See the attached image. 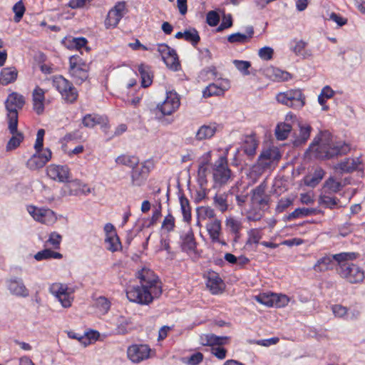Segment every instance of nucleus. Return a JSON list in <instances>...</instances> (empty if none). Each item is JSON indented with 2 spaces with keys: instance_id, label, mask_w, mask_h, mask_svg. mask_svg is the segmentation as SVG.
I'll return each instance as SVG.
<instances>
[{
  "instance_id": "a211bd4d",
  "label": "nucleus",
  "mask_w": 365,
  "mask_h": 365,
  "mask_svg": "<svg viewBox=\"0 0 365 365\" xmlns=\"http://www.w3.org/2000/svg\"><path fill=\"white\" fill-rule=\"evenodd\" d=\"M7 287L12 294L26 297L29 295V289L24 285L23 279L19 277H11L6 281Z\"/></svg>"
},
{
  "instance_id": "b1692460",
  "label": "nucleus",
  "mask_w": 365,
  "mask_h": 365,
  "mask_svg": "<svg viewBox=\"0 0 365 365\" xmlns=\"http://www.w3.org/2000/svg\"><path fill=\"white\" fill-rule=\"evenodd\" d=\"M217 128L215 123L200 126L196 133L195 139L200 141L211 138L215 134Z\"/></svg>"
},
{
  "instance_id": "680f3d73",
  "label": "nucleus",
  "mask_w": 365,
  "mask_h": 365,
  "mask_svg": "<svg viewBox=\"0 0 365 365\" xmlns=\"http://www.w3.org/2000/svg\"><path fill=\"white\" fill-rule=\"evenodd\" d=\"M175 226L174 217L171 214H168L163 222L162 228L166 230L168 232H171L174 230Z\"/></svg>"
},
{
  "instance_id": "a19ab883",
  "label": "nucleus",
  "mask_w": 365,
  "mask_h": 365,
  "mask_svg": "<svg viewBox=\"0 0 365 365\" xmlns=\"http://www.w3.org/2000/svg\"><path fill=\"white\" fill-rule=\"evenodd\" d=\"M102 120L103 118L98 115L87 114L83 117L82 123L85 127L93 128L96 125L101 124Z\"/></svg>"
},
{
  "instance_id": "aec40b11",
  "label": "nucleus",
  "mask_w": 365,
  "mask_h": 365,
  "mask_svg": "<svg viewBox=\"0 0 365 365\" xmlns=\"http://www.w3.org/2000/svg\"><path fill=\"white\" fill-rule=\"evenodd\" d=\"M149 172V168L145 165H143L141 167H138V165L134 167L131 172L132 185L133 186L142 185L145 182Z\"/></svg>"
},
{
  "instance_id": "de8ad7c7",
  "label": "nucleus",
  "mask_w": 365,
  "mask_h": 365,
  "mask_svg": "<svg viewBox=\"0 0 365 365\" xmlns=\"http://www.w3.org/2000/svg\"><path fill=\"white\" fill-rule=\"evenodd\" d=\"M96 306L101 312L106 314L110 308V302L105 297H99L96 300Z\"/></svg>"
},
{
  "instance_id": "13d9d810",
  "label": "nucleus",
  "mask_w": 365,
  "mask_h": 365,
  "mask_svg": "<svg viewBox=\"0 0 365 365\" xmlns=\"http://www.w3.org/2000/svg\"><path fill=\"white\" fill-rule=\"evenodd\" d=\"M197 215L199 217H202L205 219L208 218H214L215 216V211L212 208L210 207H200L197 209Z\"/></svg>"
},
{
  "instance_id": "052dcab7",
  "label": "nucleus",
  "mask_w": 365,
  "mask_h": 365,
  "mask_svg": "<svg viewBox=\"0 0 365 365\" xmlns=\"http://www.w3.org/2000/svg\"><path fill=\"white\" fill-rule=\"evenodd\" d=\"M100 336V334L97 331L91 330L84 333L83 345L86 346L91 344L93 341H96Z\"/></svg>"
},
{
  "instance_id": "864d4df0",
  "label": "nucleus",
  "mask_w": 365,
  "mask_h": 365,
  "mask_svg": "<svg viewBox=\"0 0 365 365\" xmlns=\"http://www.w3.org/2000/svg\"><path fill=\"white\" fill-rule=\"evenodd\" d=\"M13 11L15 14L14 21L16 22L20 21L25 12V6L21 1H18L13 6Z\"/></svg>"
},
{
  "instance_id": "4468645a",
  "label": "nucleus",
  "mask_w": 365,
  "mask_h": 365,
  "mask_svg": "<svg viewBox=\"0 0 365 365\" xmlns=\"http://www.w3.org/2000/svg\"><path fill=\"white\" fill-rule=\"evenodd\" d=\"M48 176L60 182H70V169L67 165H51L46 169Z\"/></svg>"
},
{
  "instance_id": "0eeeda50",
  "label": "nucleus",
  "mask_w": 365,
  "mask_h": 365,
  "mask_svg": "<svg viewBox=\"0 0 365 365\" xmlns=\"http://www.w3.org/2000/svg\"><path fill=\"white\" fill-rule=\"evenodd\" d=\"M356 256L357 254L355 252H341L334 255H326L319 259L313 268L316 272H326L331 269L334 260L338 262L339 267L341 261L353 260L356 258Z\"/></svg>"
},
{
  "instance_id": "49530a36",
  "label": "nucleus",
  "mask_w": 365,
  "mask_h": 365,
  "mask_svg": "<svg viewBox=\"0 0 365 365\" xmlns=\"http://www.w3.org/2000/svg\"><path fill=\"white\" fill-rule=\"evenodd\" d=\"M184 38L192 45L198 43L200 39L198 32L194 29L185 31Z\"/></svg>"
},
{
  "instance_id": "58836bf2",
  "label": "nucleus",
  "mask_w": 365,
  "mask_h": 365,
  "mask_svg": "<svg viewBox=\"0 0 365 365\" xmlns=\"http://www.w3.org/2000/svg\"><path fill=\"white\" fill-rule=\"evenodd\" d=\"M180 208L183 216V220L186 222L191 221V208L190 202L184 195L180 197Z\"/></svg>"
},
{
  "instance_id": "c756f323",
  "label": "nucleus",
  "mask_w": 365,
  "mask_h": 365,
  "mask_svg": "<svg viewBox=\"0 0 365 365\" xmlns=\"http://www.w3.org/2000/svg\"><path fill=\"white\" fill-rule=\"evenodd\" d=\"M207 230L212 241H220L222 226L221 221L215 219L207 225Z\"/></svg>"
},
{
  "instance_id": "f3484780",
  "label": "nucleus",
  "mask_w": 365,
  "mask_h": 365,
  "mask_svg": "<svg viewBox=\"0 0 365 365\" xmlns=\"http://www.w3.org/2000/svg\"><path fill=\"white\" fill-rule=\"evenodd\" d=\"M125 14V2L120 1L115 5L108 14L105 24L107 28L115 27Z\"/></svg>"
},
{
  "instance_id": "39448f33",
  "label": "nucleus",
  "mask_w": 365,
  "mask_h": 365,
  "mask_svg": "<svg viewBox=\"0 0 365 365\" xmlns=\"http://www.w3.org/2000/svg\"><path fill=\"white\" fill-rule=\"evenodd\" d=\"M69 73L76 84L81 85L88 78L89 66L78 55L69 58Z\"/></svg>"
},
{
  "instance_id": "7ed1b4c3",
  "label": "nucleus",
  "mask_w": 365,
  "mask_h": 365,
  "mask_svg": "<svg viewBox=\"0 0 365 365\" xmlns=\"http://www.w3.org/2000/svg\"><path fill=\"white\" fill-rule=\"evenodd\" d=\"M180 105L179 95L175 91H168L165 101L162 103H158L152 112L155 115V118L163 123L165 121L164 116L171 115Z\"/></svg>"
},
{
  "instance_id": "0e129e2a",
  "label": "nucleus",
  "mask_w": 365,
  "mask_h": 365,
  "mask_svg": "<svg viewBox=\"0 0 365 365\" xmlns=\"http://www.w3.org/2000/svg\"><path fill=\"white\" fill-rule=\"evenodd\" d=\"M262 238V235L260 231L257 229H252L249 232V238L247 241V245L251 243H259L260 239Z\"/></svg>"
},
{
  "instance_id": "69168bd1",
  "label": "nucleus",
  "mask_w": 365,
  "mask_h": 365,
  "mask_svg": "<svg viewBox=\"0 0 365 365\" xmlns=\"http://www.w3.org/2000/svg\"><path fill=\"white\" fill-rule=\"evenodd\" d=\"M274 50L272 47H262L258 52L259 56L265 61L272 58Z\"/></svg>"
},
{
  "instance_id": "412c9836",
  "label": "nucleus",
  "mask_w": 365,
  "mask_h": 365,
  "mask_svg": "<svg viewBox=\"0 0 365 365\" xmlns=\"http://www.w3.org/2000/svg\"><path fill=\"white\" fill-rule=\"evenodd\" d=\"M224 285L225 284L222 279L217 272L214 271H210L207 272V287L209 288L212 294H217L221 293L223 290Z\"/></svg>"
},
{
  "instance_id": "f257e3e1",
  "label": "nucleus",
  "mask_w": 365,
  "mask_h": 365,
  "mask_svg": "<svg viewBox=\"0 0 365 365\" xmlns=\"http://www.w3.org/2000/svg\"><path fill=\"white\" fill-rule=\"evenodd\" d=\"M350 150L349 145L345 143H335L331 134L327 131H321L309 145L307 153H313L314 158L321 160L331 159L346 155Z\"/></svg>"
},
{
  "instance_id": "6e6552de",
  "label": "nucleus",
  "mask_w": 365,
  "mask_h": 365,
  "mask_svg": "<svg viewBox=\"0 0 365 365\" xmlns=\"http://www.w3.org/2000/svg\"><path fill=\"white\" fill-rule=\"evenodd\" d=\"M349 261H341L337 269L338 273L342 278L351 284L362 282L364 279V272L359 266Z\"/></svg>"
},
{
  "instance_id": "e433bc0d",
  "label": "nucleus",
  "mask_w": 365,
  "mask_h": 365,
  "mask_svg": "<svg viewBox=\"0 0 365 365\" xmlns=\"http://www.w3.org/2000/svg\"><path fill=\"white\" fill-rule=\"evenodd\" d=\"M115 162L118 164L123 165L132 168L133 169L134 167L138 165L140 160L135 155H122L116 158Z\"/></svg>"
},
{
  "instance_id": "8fccbe9b",
  "label": "nucleus",
  "mask_w": 365,
  "mask_h": 365,
  "mask_svg": "<svg viewBox=\"0 0 365 365\" xmlns=\"http://www.w3.org/2000/svg\"><path fill=\"white\" fill-rule=\"evenodd\" d=\"M226 226L231 232L235 235H237L242 228L241 222L233 217H229L226 220Z\"/></svg>"
},
{
  "instance_id": "338daca9",
  "label": "nucleus",
  "mask_w": 365,
  "mask_h": 365,
  "mask_svg": "<svg viewBox=\"0 0 365 365\" xmlns=\"http://www.w3.org/2000/svg\"><path fill=\"white\" fill-rule=\"evenodd\" d=\"M207 23L211 26H215L220 21V16L215 11H210L207 14Z\"/></svg>"
},
{
  "instance_id": "7c9ffc66",
  "label": "nucleus",
  "mask_w": 365,
  "mask_h": 365,
  "mask_svg": "<svg viewBox=\"0 0 365 365\" xmlns=\"http://www.w3.org/2000/svg\"><path fill=\"white\" fill-rule=\"evenodd\" d=\"M9 133L12 135V137L9 139L6 144V151H11L16 149L24 139L23 133L18 131V125L16 126V132H11L9 130Z\"/></svg>"
},
{
  "instance_id": "a878e982",
  "label": "nucleus",
  "mask_w": 365,
  "mask_h": 365,
  "mask_svg": "<svg viewBox=\"0 0 365 365\" xmlns=\"http://www.w3.org/2000/svg\"><path fill=\"white\" fill-rule=\"evenodd\" d=\"M18 76V71L15 67H6L2 68L0 73L1 85L6 86L16 81Z\"/></svg>"
},
{
  "instance_id": "37998d69",
  "label": "nucleus",
  "mask_w": 365,
  "mask_h": 365,
  "mask_svg": "<svg viewBox=\"0 0 365 365\" xmlns=\"http://www.w3.org/2000/svg\"><path fill=\"white\" fill-rule=\"evenodd\" d=\"M63 44H70L71 46H86L88 41L84 37H73L71 36H66L62 39Z\"/></svg>"
},
{
  "instance_id": "2eb2a0df",
  "label": "nucleus",
  "mask_w": 365,
  "mask_h": 365,
  "mask_svg": "<svg viewBox=\"0 0 365 365\" xmlns=\"http://www.w3.org/2000/svg\"><path fill=\"white\" fill-rule=\"evenodd\" d=\"M150 349L147 344H133L127 351L128 357L135 363H139L149 357Z\"/></svg>"
},
{
  "instance_id": "423d86ee",
  "label": "nucleus",
  "mask_w": 365,
  "mask_h": 365,
  "mask_svg": "<svg viewBox=\"0 0 365 365\" xmlns=\"http://www.w3.org/2000/svg\"><path fill=\"white\" fill-rule=\"evenodd\" d=\"M53 85L66 103L73 104L77 101L78 92L71 81L59 76L54 78Z\"/></svg>"
},
{
  "instance_id": "f8f14e48",
  "label": "nucleus",
  "mask_w": 365,
  "mask_h": 365,
  "mask_svg": "<svg viewBox=\"0 0 365 365\" xmlns=\"http://www.w3.org/2000/svg\"><path fill=\"white\" fill-rule=\"evenodd\" d=\"M28 211L35 220L46 225H53L57 220L55 212L50 209L30 206Z\"/></svg>"
},
{
  "instance_id": "5701e85b",
  "label": "nucleus",
  "mask_w": 365,
  "mask_h": 365,
  "mask_svg": "<svg viewBox=\"0 0 365 365\" xmlns=\"http://www.w3.org/2000/svg\"><path fill=\"white\" fill-rule=\"evenodd\" d=\"M254 35L253 27L250 26L246 28L245 33H236L228 36L227 40L230 43H247Z\"/></svg>"
},
{
  "instance_id": "20e7f679",
  "label": "nucleus",
  "mask_w": 365,
  "mask_h": 365,
  "mask_svg": "<svg viewBox=\"0 0 365 365\" xmlns=\"http://www.w3.org/2000/svg\"><path fill=\"white\" fill-rule=\"evenodd\" d=\"M282 155L277 148H270L263 150L259 156L257 163L253 166V170L256 173H262L277 163Z\"/></svg>"
},
{
  "instance_id": "72a5a7b5",
  "label": "nucleus",
  "mask_w": 365,
  "mask_h": 365,
  "mask_svg": "<svg viewBox=\"0 0 365 365\" xmlns=\"http://www.w3.org/2000/svg\"><path fill=\"white\" fill-rule=\"evenodd\" d=\"M258 146V143L256 140L254 135L246 136L244 144L242 145V150L248 156H253L255 155L256 149Z\"/></svg>"
},
{
  "instance_id": "6e6d98bb",
  "label": "nucleus",
  "mask_w": 365,
  "mask_h": 365,
  "mask_svg": "<svg viewBox=\"0 0 365 365\" xmlns=\"http://www.w3.org/2000/svg\"><path fill=\"white\" fill-rule=\"evenodd\" d=\"M272 294H261L257 296H255V299L257 302L260 304H264L267 307H273L274 306V299H272Z\"/></svg>"
},
{
  "instance_id": "774afa93",
  "label": "nucleus",
  "mask_w": 365,
  "mask_h": 365,
  "mask_svg": "<svg viewBox=\"0 0 365 365\" xmlns=\"http://www.w3.org/2000/svg\"><path fill=\"white\" fill-rule=\"evenodd\" d=\"M68 291V286L62 284H53L51 287V292L56 297L62 295Z\"/></svg>"
},
{
  "instance_id": "09e8293b",
  "label": "nucleus",
  "mask_w": 365,
  "mask_h": 365,
  "mask_svg": "<svg viewBox=\"0 0 365 365\" xmlns=\"http://www.w3.org/2000/svg\"><path fill=\"white\" fill-rule=\"evenodd\" d=\"M307 216H310V212L309 211V208H307V207L297 208L287 217V220H292L296 218L307 217Z\"/></svg>"
},
{
  "instance_id": "f704fd0d",
  "label": "nucleus",
  "mask_w": 365,
  "mask_h": 365,
  "mask_svg": "<svg viewBox=\"0 0 365 365\" xmlns=\"http://www.w3.org/2000/svg\"><path fill=\"white\" fill-rule=\"evenodd\" d=\"M358 159H350L347 158L344 160V161L341 162L340 163H338L335 168L336 170H340L341 173H352L353 171L356 170L358 168Z\"/></svg>"
},
{
  "instance_id": "bb28decb",
  "label": "nucleus",
  "mask_w": 365,
  "mask_h": 365,
  "mask_svg": "<svg viewBox=\"0 0 365 365\" xmlns=\"http://www.w3.org/2000/svg\"><path fill=\"white\" fill-rule=\"evenodd\" d=\"M138 71L141 78V86L143 88L149 87L153 82V75L151 68L145 64L141 63L138 66Z\"/></svg>"
},
{
  "instance_id": "2f4dec72",
  "label": "nucleus",
  "mask_w": 365,
  "mask_h": 365,
  "mask_svg": "<svg viewBox=\"0 0 365 365\" xmlns=\"http://www.w3.org/2000/svg\"><path fill=\"white\" fill-rule=\"evenodd\" d=\"M232 63L243 76H249L250 74L255 76L257 74V70L252 68V64L250 61L233 60Z\"/></svg>"
},
{
  "instance_id": "9b49d317",
  "label": "nucleus",
  "mask_w": 365,
  "mask_h": 365,
  "mask_svg": "<svg viewBox=\"0 0 365 365\" xmlns=\"http://www.w3.org/2000/svg\"><path fill=\"white\" fill-rule=\"evenodd\" d=\"M126 296L129 301L140 304H149L153 302V298L146 287H132L126 292Z\"/></svg>"
},
{
  "instance_id": "e2e57ef3",
  "label": "nucleus",
  "mask_w": 365,
  "mask_h": 365,
  "mask_svg": "<svg viewBox=\"0 0 365 365\" xmlns=\"http://www.w3.org/2000/svg\"><path fill=\"white\" fill-rule=\"evenodd\" d=\"M148 289H149V293L150 294L153 300L155 298L159 297L162 294V288L159 284L158 279L156 281V282L153 283L151 287H148Z\"/></svg>"
},
{
  "instance_id": "f03ea898",
  "label": "nucleus",
  "mask_w": 365,
  "mask_h": 365,
  "mask_svg": "<svg viewBox=\"0 0 365 365\" xmlns=\"http://www.w3.org/2000/svg\"><path fill=\"white\" fill-rule=\"evenodd\" d=\"M26 103L23 95L12 92L5 101V108L7 111L8 129L11 132H16L19 122L18 110H21Z\"/></svg>"
},
{
  "instance_id": "c9c22d12",
  "label": "nucleus",
  "mask_w": 365,
  "mask_h": 365,
  "mask_svg": "<svg viewBox=\"0 0 365 365\" xmlns=\"http://www.w3.org/2000/svg\"><path fill=\"white\" fill-rule=\"evenodd\" d=\"M330 195L322 192L319 197V203L326 208L334 209L340 200L336 197H331Z\"/></svg>"
},
{
  "instance_id": "4be33fe9",
  "label": "nucleus",
  "mask_w": 365,
  "mask_h": 365,
  "mask_svg": "<svg viewBox=\"0 0 365 365\" xmlns=\"http://www.w3.org/2000/svg\"><path fill=\"white\" fill-rule=\"evenodd\" d=\"M181 249L186 252H195L197 242L192 228H190L186 233L180 235Z\"/></svg>"
},
{
  "instance_id": "5fc2aeb1",
  "label": "nucleus",
  "mask_w": 365,
  "mask_h": 365,
  "mask_svg": "<svg viewBox=\"0 0 365 365\" xmlns=\"http://www.w3.org/2000/svg\"><path fill=\"white\" fill-rule=\"evenodd\" d=\"M221 93V89L214 83L207 86L202 92L204 98H209L212 96H218Z\"/></svg>"
},
{
  "instance_id": "dca6fc26",
  "label": "nucleus",
  "mask_w": 365,
  "mask_h": 365,
  "mask_svg": "<svg viewBox=\"0 0 365 365\" xmlns=\"http://www.w3.org/2000/svg\"><path fill=\"white\" fill-rule=\"evenodd\" d=\"M158 52L160 53L162 59L166 64V66L173 70L178 71L180 68V64L178 58V56L175 49L171 47H158Z\"/></svg>"
},
{
  "instance_id": "473e14b6",
  "label": "nucleus",
  "mask_w": 365,
  "mask_h": 365,
  "mask_svg": "<svg viewBox=\"0 0 365 365\" xmlns=\"http://www.w3.org/2000/svg\"><path fill=\"white\" fill-rule=\"evenodd\" d=\"M325 172L321 168H317L312 176L304 178V184L309 187H316L323 179Z\"/></svg>"
},
{
  "instance_id": "cd10ccee",
  "label": "nucleus",
  "mask_w": 365,
  "mask_h": 365,
  "mask_svg": "<svg viewBox=\"0 0 365 365\" xmlns=\"http://www.w3.org/2000/svg\"><path fill=\"white\" fill-rule=\"evenodd\" d=\"M138 277L140 280L141 285L143 287H151L153 283L156 282L158 277H156L153 271L148 269H142L138 273Z\"/></svg>"
},
{
  "instance_id": "1a4fd4ad",
  "label": "nucleus",
  "mask_w": 365,
  "mask_h": 365,
  "mask_svg": "<svg viewBox=\"0 0 365 365\" xmlns=\"http://www.w3.org/2000/svg\"><path fill=\"white\" fill-rule=\"evenodd\" d=\"M212 175L215 186L221 187L227 184L231 177V170L228 168L226 157L221 156L215 161Z\"/></svg>"
},
{
  "instance_id": "6ab92c4d",
  "label": "nucleus",
  "mask_w": 365,
  "mask_h": 365,
  "mask_svg": "<svg viewBox=\"0 0 365 365\" xmlns=\"http://www.w3.org/2000/svg\"><path fill=\"white\" fill-rule=\"evenodd\" d=\"M263 75L272 81H287L292 78L291 73L274 66H268L262 71Z\"/></svg>"
},
{
  "instance_id": "c85d7f7f",
  "label": "nucleus",
  "mask_w": 365,
  "mask_h": 365,
  "mask_svg": "<svg viewBox=\"0 0 365 365\" xmlns=\"http://www.w3.org/2000/svg\"><path fill=\"white\" fill-rule=\"evenodd\" d=\"M344 187V185L340 182L335 180L334 177H329L324 183L322 192L325 194H334L340 191Z\"/></svg>"
},
{
  "instance_id": "ddd939ff",
  "label": "nucleus",
  "mask_w": 365,
  "mask_h": 365,
  "mask_svg": "<svg viewBox=\"0 0 365 365\" xmlns=\"http://www.w3.org/2000/svg\"><path fill=\"white\" fill-rule=\"evenodd\" d=\"M52 153L46 148L43 153L36 152L27 161V167L32 170L42 168L51 158Z\"/></svg>"
},
{
  "instance_id": "4c0bfd02",
  "label": "nucleus",
  "mask_w": 365,
  "mask_h": 365,
  "mask_svg": "<svg viewBox=\"0 0 365 365\" xmlns=\"http://www.w3.org/2000/svg\"><path fill=\"white\" fill-rule=\"evenodd\" d=\"M292 130V126L289 123H279L275 129V136L279 140H284L287 138Z\"/></svg>"
},
{
  "instance_id": "a18cd8bd",
  "label": "nucleus",
  "mask_w": 365,
  "mask_h": 365,
  "mask_svg": "<svg viewBox=\"0 0 365 365\" xmlns=\"http://www.w3.org/2000/svg\"><path fill=\"white\" fill-rule=\"evenodd\" d=\"M105 241L109 244L108 249L112 252L117 251L120 245V239L117 233H113L112 235L106 236Z\"/></svg>"
},
{
  "instance_id": "3c124183",
  "label": "nucleus",
  "mask_w": 365,
  "mask_h": 365,
  "mask_svg": "<svg viewBox=\"0 0 365 365\" xmlns=\"http://www.w3.org/2000/svg\"><path fill=\"white\" fill-rule=\"evenodd\" d=\"M61 240L62 236L60 234L52 232L46 243L51 245L54 249H59Z\"/></svg>"
},
{
  "instance_id": "603ef678",
  "label": "nucleus",
  "mask_w": 365,
  "mask_h": 365,
  "mask_svg": "<svg viewBox=\"0 0 365 365\" xmlns=\"http://www.w3.org/2000/svg\"><path fill=\"white\" fill-rule=\"evenodd\" d=\"M130 322L124 317H120L118 321V325L116 328V332L118 334L124 335L128 332V326Z\"/></svg>"
},
{
  "instance_id": "79ce46f5",
  "label": "nucleus",
  "mask_w": 365,
  "mask_h": 365,
  "mask_svg": "<svg viewBox=\"0 0 365 365\" xmlns=\"http://www.w3.org/2000/svg\"><path fill=\"white\" fill-rule=\"evenodd\" d=\"M208 163H209L208 160H205L200 164L199 168H198L197 181L201 187L204 186L207 182V165L208 164Z\"/></svg>"
},
{
  "instance_id": "c03bdc74",
  "label": "nucleus",
  "mask_w": 365,
  "mask_h": 365,
  "mask_svg": "<svg viewBox=\"0 0 365 365\" xmlns=\"http://www.w3.org/2000/svg\"><path fill=\"white\" fill-rule=\"evenodd\" d=\"M227 197V194L215 195L214 197V204L222 212H225L228 208Z\"/></svg>"
},
{
  "instance_id": "393cba45",
  "label": "nucleus",
  "mask_w": 365,
  "mask_h": 365,
  "mask_svg": "<svg viewBox=\"0 0 365 365\" xmlns=\"http://www.w3.org/2000/svg\"><path fill=\"white\" fill-rule=\"evenodd\" d=\"M299 133L296 136L292 143L294 147H299L305 144L309 138L312 127L308 124H299Z\"/></svg>"
},
{
  "instance_id": "4d7b16f0",
  "label": "nucleus",
  "mask_w": 365,
  "mask_h": 365,
  "mask_svg": "<svg viewBox=\"0 0 365 365\" xmlns=\"http://www.w3.org/2000/svg\"><path fill=\"white\" fill-rule=\"evenodd\" d=\"M265 194V187L262 185H259L252 190V195L251 200L253 204H255Z\"/></svg>"
},
{
  "instance_id": "bf43d9fd",
  "label": "nucleus",
  "mask_w": 365,
  "mask_h": 365,
  "mask_svg": "<svg viewBox=\"0 0 365 365\" xmlns=\"http://www.w3.org/2000/svg\"><path fill=\"white\" fill-rule=\"evenodd\" d=\"M272 299H274V306L277 307H284L289 301L288 297L284 294L278 295L277 294H272Z\"/></svg>"
},
{
  "instance_id": "ea45409f",
  "label": "nucleus",
  "mask_w": 365,
  "mask_h": 365,
  "mask_svg": "<svg viewBox=\"0 0 365 365\" xmlns=\"http://www.w3.org/2000/svg\"><path fill=\"white\" fill-rule=\"evenodd\" d=\"M62 257H63V255L61 253L54 252L50 249H44L42 251L38 252L34 255V258L37 261H41L43 259H51V258L61 259Z\"/></svg>"
},
{
  "instance_id": "9d476101",
  "label": "nucleus",
  "mask_w": 365,
  "mask_h": 365,
  "mask_svg": "<svg viewBox=\"0 0 365 365\" xmlns=\"http://www.w3.org/2000/svg\"><path fill=\"white\" fill-rule=\"evenodd\" d=\"M279 103L294 109L302 108L304 104L305 97L300 89H293L277 95Z\"/></svg>"
}]
</instances>
